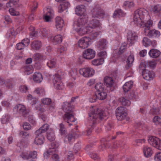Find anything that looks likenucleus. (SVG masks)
I'll return each mask as SVG.
<instances>
[{"label":"nucleus","instance_id":"obj_1","mask_svg":"<svg viewBox=\"0 0 161 161\" xmlns=\"http://www.w3.org/2000/svg\"><path fill=\"white\" fill-rule=\"evenodd\" d=\"M91 12L93 18L90 20L87 25H86L88 21V16H85L84 18H79L74 22V29L80 36L90 33L93 29L98 27L101 25L99 21L96 18H103L104 15L103 10L101 9L98 5H96L93 8Z\"/></svg>","mask_w":161,"mask_h":161},{"label":"nucleus","instance_id":"obj_2","mask_svg":"<svg viewBox=\"0 0 161 161\" xmlns=\"http://www.w3.org/2000/svg\"><path fill=\"white\" fill-rule=\"evenodd\" d=\"M145 16L149 17L147 11L143 8H140L136 10L134 13L133 21L134 23L140 27H144L145 32L150 38H156L160 36V33L155 29L149 30L152 26L153 21L150 20L146 22L144 20Z\"/></svg>","mask_w":161,"mask_h":161},{"label":"nucleus","instance_id":"obj_3","mask_svg":"<svg viewBox=\"0 0 161 161\" xmlns=\"http://www.w3.org/2000/svg\"><path fill=\"white\" fill-rule=\"evenodd\" d=\"M70 105L69 103L67 102H65L63 105L62 109L66 113L63 117V119L70 126L73 125V123H76L75 122L76 120L74 118V114Z\"/></svg>","mask_w":161,"mask_h":161},{"label":"nucleus","instance_id":"obj_4","mask_svg":"<svg viewBox=\"0 0 161 161\" xmlns=\"http://www.w3.org/2000/svg\"><path fill=\"white\" fill-rule=\"evenodd\" d=\"M89 115L90 123L92 124L96 123V120L98 117L102 120L106 116V113L104 111L98 109L92 111Z\"/></svg>","mask_w":161,"mask_h":161},{"label":"nucleus","instance_id":"obj_5","mask_svg":"<svg viewBox=\"0 0 161 161\" xmlns=\"http://www.w3.org/2000/svg\"><path fill=\"white\" fill-rule=\"evenodd\" d=\"M27 98L31 105L33 106L35 109L41 112H44L45 111L44 106L42 103H39L37 99L33 97L30 94L27 96Z\"/></svg>","mask_w":161,"mask_h":161},{"label":"nucleus","instance_id":"obj_6","mask_svg":"<svg viewBox=\"0 0 161 161\" xmlns=\"http://www.w3.org/2000/svg\"><path fill=\"white\" fill-rule=\"evenodd\" d=\"M127 42L130 46L133 45L138 39L136 34L134 31H129L127 35Z\"/></svg>","mask_w":161,"mask_h":161},{"label":"nucleus","instance_id":"obj_7","mask_svg":"<svg viewBox=\"0 0 161 161\" xmlns=\"http://www.w3.org/2000/svg\"><path fill=\"white\" fill-rule=\"evenodd\" d=\"M54 12L51 8H47L44 9L43 18L47 22L51 21L54 16Z\"/></svg>","mask_w":161,"mask_h":161},{"label":"nucleus","instance_id":"obj_8","mask_svg":"<svg viewBox=\"0 0 161 161\" xmlns=\"http://www.w3.org/2000/svg\"><path fill=\"white\" fill-rule=\"evenodd\" d=\"M80 74L85 77H89L92 76L95 73L94 70L91 68L86 67L80 69Z\"/></svg>","mask_w":161,"mask_h":161},{"label":"nucleus","instance_id":"obj_9","mask_svg":"<svg viewBox=\"0 0 161 161\" xmlns=\"http://www.w3.org/2000/svg\"><path fill=\"white\" fill-rule=\"evenodd\" d=\"M53 82L54 86L56 89L61 90L63 88V84L62 81L61 77L58 74H56L54 75Z\"/></svg>","mask_w":161,"mask_h":161},{"label":"nucleus","instance_id":"obj_10","mask_svg":"<svg viewBox=\"0 0 161 161\" xmlns=\"http://www.w3.org/2000/svg\"><path fill=\"white\" fill-rule=\"evenodd\" d=\"M78 44L80 47L85 49L88 47L91 44V39L87 37H83L79 40Z\"/></svg>","mask_w":161,"mask_h":161},{"label":"nucleus","instance_id":"obj_11","mask_svg":"<svg viewBox=\"0 0 161 161\" xmlns=\"http://www.w3.org/2000/svg\"><path fill=\"white\" fill-rule=\"evenodd\" d=\"M75 12L77 15L81 16L80 18L82 17L84 18L85 17V16H87L86 14V8L84 5H81L77 6L75 9Z\"/></svg>","mask_w":161,"mask_h":161},{"label":"nucleus","instance_id":"obj_12","mask_svg":"<svg viewBox=\"0 0 161 161\" xmlns=\"http://www.w3.org/2000/svg\"><path fill=\"white\" fill-rule=\"evenodd\" d=\"M95 56V52L90 48L85 50L83 54V57L86 59H91L93 58Z\"/></svg>","mask_w":161,"mask_h":161},{"label":"nucleus","instance_id":"obj_13","mask_svg":"<svg viewBox=\"0 0 161 161\" xmlns=\"http://www.w3.org/2000/svg\"><path fill=\"white\" fill-rule=\"evenodd\" d=\"M59 146L58 143L56 142H54L52 143L51 147L49 149L47 152L46 153L44 154V157H45L47 154H51L53 152L57 153L58 151V147Z\"/></svg>","mask_w":161,"mask_h":161},{"label":"nucleus","instance_id":"obj_14","mask_svg":"<svg viewBox=\"0 0 161 161\" xmlns=\"http://www.w3.org/2000/svg\"><path fill=\"white\" fill-rule=\"evenodd\" d=\"M36 137L35 138L34 143L36 145H41L43 144L44 141V137L43 134H37L36 131L35 132Z\"/></svg>","mask_w":161,"mask_h":161},{"label":"nucleus","instance_id":"obj_15","mask_svg":"<svg viewBox=\"0 0 161 161\" xmlns=\"http://www.w3.org/2000/svg\"><path fill=\"white\" fill-rule=\"evenodd\" d=\"M79 135L78 131L77 130L75 132L73 131L72 133H69L66 136L64 139V142H70L74 138L78 137Z\"/></svg>","mask_w":161,"mask_h":161},{"label":"nucleus","instance_id":"obj_16","mask_svg":"<svg viewBox=\"0 0 161 161\" xmlns=\"http://www.w3.org/2000/svg\"><path fill=\"white\" fill-rule=\"evenodd\" d=\"M104 83L107 87L113 88L114 81L111 77L106 76L104 78Z\"/></svg>","mask_w":161,"mask_h":161},{"label":"nucleus","instance_id":"obj_17","mask_svg":"<svg viewBox=\"0 0 161 161\" xmlns=\"http://www.w3.org/2000/svg\"><path fill=\"white\" fill-rule=\"evenodd\" d=\"M142 76L145 79L149 80L153 78L154 74L152 71L147 69H145L142 72Z\"/></svg>","mask_w":161,"mask_h":161},{"label":"nucleus","instance_id":"obj_18","mask_svg":"<svg viewBox=\"0 0 161 161\" xmlns=\"http://www.w3.org/2000/svg\"><path fill=\"white\" fill-rule=\"evenodd\" d=\"M14 110H17L20 114L23 116H25L26 114V109L25 106L23 105L19 104L16 106L14 108Z\"/></svg>","mask_w":161,"mask_h":161},{"label":"nucleus","instance_id":"obj_19","mask_svg":"<svg viewBox=\"0 0 161 161\" xmlns=\"http://www.w3.org/2000/svg\"><path fill=\"white\" fill-rule=\"evenodd\" d=\"M108 42L104 39H100L97 42V47L99 49H105L107 48Z\"/></svg>","mask_w":161,"mask_h":161},{"label":"nucleus","instance_id":"obj_20","mask_svg":"<svg viewBox=\"0 0 161 161\" xmlns=\"http://www.w3.org/2000/svg\"><path fill=\"white\" fill-rule=\"evenodd\" d=\"M55 21L57 29L58 30H61L64 26V21L63 20L61 17L57 16L56 18Z\"/></svg>","mask_w":161,"mask_h":161},{"label":"nucleus","instance_id":"obj_21","mask_svg":"<svg viewBox=\"0 0 161 161\" xmlns=\"http://www.w3.org/2000/svg\"><path fill=\"white\" fill-rule=\"evenodd\" d=\"M49 40L54 44L56 45L61 43L62 41V37L60 35H58L54 37L52 36L49 38Z\"/></svg>","mask_w":161,"mask_h":161},{"label":"nucleus","instance_id":"obj_22","mask_svg":"<svg viewBox=\"0 0 161 161\" xmlns=\"http://www.w3.org/2000/svg\"><path fill=\"white\" fill-rule=\"evenodd\" d=\"M160 139L158 138L153 136H151L149 137L148 139V143L151 145L155 147L157 146L158 142L160 141Z\"/></svg>","mask_w":161,"mask_h":161},{"label":"nucleus","instance_id":"obj_23","mask_svg":"<svg viewBox=\"0 0 161 161\" xmlns=\"http://www.w3.org/2000/svg\"><path fill=\"white\" fill-rule=\"evenodd\" d=\"M33 79L35 82L40 83L43 80L42 75L40 73L38 72H35L33 75Z\"/></svg>","mask_w":161,"mask_h":161},{"label":"nucleus","instance_id":"obj_24","mask_svg":"<svg viewBox=\"0 0 161 161\" xmlns=\"http://www.w3.org/2000/svg\"><path fill=\"white\" fill-rule=\"evenodd\" d=\"M70 6L69 3L67 2H64L61 4L58 7V12L62 13L64 10L67 9Z\"/></svg>","mask_w":161,"mask_h":161},{"label":"nucleus","instance_id":"obj_25","mask_svg":"<svg viewBox=\"0 0 161 161\" xmlns=\"http://www.w3.org/2000/svg\"><path fill=\"white\" fill-rule=\"evenodd\" d=\"M160 53V51L158 50L153 49L149 51L148 54L150 57L156 58L159 56Z\"/></svg>","mask_w":161,"mask_h":161},{"label":"nucleus","instance_id":"obj_26","mask_svg":"<svg viewBox=\"0 0 161 161\" xmlns=\"http://www.w3.org/2000/svg\"><path fill=\"white\" fill-rule=\"evenodd\" d=\"M49 125L47 124H45L43 125L40 128L36 130V134H43L45 133L49 128Z\"/></svg>","mask_w":161,"mask_h":161},{"label":"nucleus","instance_id":"obj_27","mask_svg":"<svg viewBox=\"0 0 161 161\" xmlns=\"http://www.w3.org/2000/svg\"><path fill=\"white\" fill-rule=\"evenodd\" d=\"M143 152L144 156L146 157H148L151 156L153 154V151L151 147L147 146L144 147Z\"/></svg>","mask_w":161,"mask_h":161},{"label":"nucleus","instance_id":"obj_28","mask_svg":"<svg viewBox=\"0 0 161 161\" xmlns=\"http://www.w3.org/2000/svg\"><path fill=\"white\" fill-rule=\"evenodd\" d=\"M133 83L130 81L126 82L123 86V88L124 91L125 92H128L132 87Z\"/></svg>","mask_w":161,"mask_h":161},{"label":"nucleus","instance_id":"obj_29","mask_svg":"<svg viewBox=\"0 0 161 161\" xmlns=\"http://www.w3.org/2000/svg\"><path fill=\"white\" fill-rule=\"evenodd\" d=\"M42 45V43L41 41H35L32 42L31 44V47L34 49L38 50L41 47Z\"/></svg>","mask_w":161,"mask_h":161},{"label":"nucleus","instance_id":"obj_30","mask_svg":"<svg viewBox=\"0 0 161 161\" xmlns=\"http://www.w3.org/2000/svg\"><path fill=\"white\" fill-rule=\"evenodd\" d=\"M11 119V116L8 114H6L3 115L1 119L2 124H6L9 122Z\"/></svg>","mask_w":161,"mask_h":161},{"label":"nucleus","instance_id":"obj_31","mask_svg":"<svg viewBox=\"0 0 161 161\" xmlns=\"http://www.w3.org/2000/svg\"><path fill=\"white\" fill-rule=\"evenodd\" d=\"M119 101L122 105L128 106L130 104V102L128 99L124 97H121L119 99Z\"/></svg>","mask_w":161,"mask_h":161},{"label":"nucleus","instance_id":"obj_32","mask_svg":"<svg viewBox=\"0 0 161 161\" xmlns=\"http://www.w3.org/2000/svg\"><path fill=\"white\" fill-rule=\"evenodd\" d=\"M17 34V33L16 31V29L13 28H12L8 30L6 36L8 38L11 36H15Z\"/></svg>","mask_w":161,"mask_h":161},{"label":"nucleus","instance_id":"obj_33","mask_svg":"<svg viewBox=\"0 0 161 161\" xmlns=\"http://www.w3.org/2000/svg\"><path fill=\"white\" fill-rule=\"evenodd\" d=\"M104 62V59L103 58H99L93 60L92 62L94 65L98 66L103 64Z\"/></svg>","mask_w":161,"mask_h":161},{"label":"nucleus","instance_id":"obj_34","mask_svg":"<svg viewBox=\"0 0 161 161\" xmlns=\"http://www.w3.org/2000/svg\"><path fill=\"white\" fill-rule=\"evenodd\" d=\"M153 10L155 13H158V16L161 18V5L158 4L155 6Z\"/></svg>","mask_w":161,"mask_h":161},{"label":"nucleus","instance_id":"obj_35","mask_svg":"<svg viewBox=\"0 0 161 161\" xmlns=\"http://www.w3.org/2000/svg\"><path fill=\"white\" fill-rule=\"evenodd\" d=\"M134 60V55L131 54L128 57L127 60V64L128 67H131Z\"/></svg>","mask_w":161,"mask_h":161},{"label":"nucleus","instance_id":"obj_36","mask_svg":"<svg viewBox=\"0 0 161 161\" xmlns=\"http://www.w3.org/2000/svg\"><path fill=\"white\" fill-rule=\"evenodd\" d=\"M110 147L109 142L105 141L103 143H102L99 146V149L100 151H103L105 150L107 147L109 148Z\"/></svg>","mask_w":161,"mask_h":161},{"label":"nucleus","instance_id":"obj_37","mask_svg":"<svg viewBox=\"0 0 161 161\" xmlns=\"http://www.w3.org/2000/svg\"><path fill=\"white\" fill-rule=\"evenodd\" d=\"M124 14L123 12L121 9H118L114 11L113 14V17L114 18H115L116 17H120L123 16Z\"/></svg>","mask_w":161,"mask_h":161},{"label":"nucleus","instance_id":"obj_38","mask_svg":"<svg viewBox=\"0 0 161 161\" xmlns=\"http://www.w3.org/2000/svg\"><path fill=\"white\" fill-rule=\"evenodd\" d=\"M41 33L42 36L45 37H47L50 31L48 29L45 28H42L41 29Z\"/></svg>","mask_w":161,"mask_h":161},{"label":"nucleus","instance_id":"obj_39","mask_svg":"<svg viewBox=\"0 0 161 161\" xmlns=\"http://www.w3.org/2000/svg\"><path fill=\"white\" fill-rule=\"evenodd\" d=\"M25 73L27 75H30L33 72L32 67L30 65H26L24 67Z\"/></svg>","mask_w":161,"mask_h":161},{"label":"nucleus","instance_id":"obj_40","mask_svg":"<svg viewBox=\"0 0 161 161\" xmlns=\"http://www.w3.org/2000/svg\"><path fill=\"white\" fill-rule=\"evenodd\" d=\"M98 98L101 100L105 99L107 96V93L101 91L98 92L97 94Z\"/></svg>","mask_w":161,"mask_h":161},{"label":"nucleus","instance_id":"obj_41","mask_svg":"<svg viewBox=\"0 0 161 161\" xmlns=\"http://www.w3.org/2000/svg\"><path fill=\"white\" fill-rule=\"evenodd\" d=\"M41 101L42 103V104L44 106V108H45V106L44 105H50L52 102L51 99L49 98H44L41 99ZM45 109V108H44ZM46 110V109H45Z\"/></svg>","mask_w":161,"mask_h":161},{"label":"nucleus","instance_id":"obj_42","mask_svg":"<svg viewBox=\"0 0 161 161\" xmlns=\"http://www.w3.org/2000/svg\"><path fill=\"white\" fill-rule=\"evenodd\" d=\"M47 138L50 141H53L55 139V136L53 131L48 132L47 135Z\"/></svg>","mask_w":161,"mask_h":161},{"label":"nucleus","instance_id":"obj_43","mask_svg":"<svg viewBox=\"0 0 161 161\" xmlns=\"http://www.w3.org/2000/svg\"><path fill=\"white\" fill-rule=\"evenodd\" d=\"M121 112L119 113H116V116L117 119L119 120H122L125 119L127 115V113H121Z\"/></svg>","mask_w":161,"mask_h":161},{"label":"nucleus","instance_id":"obj_44","mask_svg":"<svg viewBox=\"0 0 161 161\" xmlns=\"http://www.w3.org/2000/svg\"><path fill=\"white\" fill-rule=\"evenodd\" d=\"M126 47L127 45L125 43H122L120 47L119 52H118V54L120 55L123 53L124 52L126 49Z\"/></svg>","mask_w":161,"mask_h":161},{"label":"nucleus","instance_id":"obj_45","mask_svg":"<svg viewBox=\"0 0 161 161\" xmlns=\"http://www.w3.org/2000/svg\"><path fill=\"white\" fill-rule=\"evenodd\" d=\"M95 88L98 92L103 91L104 89V86L103 84L99 83L96 84Z\"/></svg>","mask_w":161,"mask_h":161},{"label":"nucleus","instance_id":"obj_46","mask_svg":"<svg viewBox=\"0 0 161 161\" xmlns=\"http://www.w3.org/2000/svg\"><path fill=\"white\" fill-rule=\"evenodd\" d=\"M124 5L130 8L133 7L135 6V4L132 1H127L124 2Z\"/></svg>","mask_w":161,"mask_h":161},{"label":"nucleus","instance_id":"obj_47","mask_svg":"<svg viewBox=\"0 0 161 161\" xmlns=\"http://www.w3.org/2000/svg\"><path fill=\"white\" fill-rule=\"evenodd\" d=\"M55 153V152H53V153H52L51 154H47L45 157L47 158L49 155H52V158L53 161H59V156L58 154Z\"/></svg>","mask_w":161,"mask_h":161},{"label":"nucleus","instance_id":"obj_48","mask_svg":"<svg viewBox=\"0 0 161 161\" xmlns=\"http://www.w3.org/2000/svg\"><path fill=\"white\" fill-rule=\"evenodd\" d=\"M33 58L36 60L39 59H45V57L42 54L39 53H36L33 56Z\"/></svg>","mask_w":161,"mask_h":161},{"label":"nucleus","instance_id":"obj_49","mask_svg":"<svg viewBox=\"0 0 161 161\" xmlns=\"http://www.w3.org/2000/svg\"><path fill=\"white\" fill-rule=\"evenodd\" d=\"M142 43L144 46L147 47L150 45L151 41L148 38L145 37L143 39Z\"/></svg>","mask_w":161,"mask_h":161},{"label":"nucleus","instance_id":"obj_50","mask_svg":"<svg viewBox=\"0 0 161 161\" xmlns=\"http://www.w3.org/2000/svg\"><path fill=\"white\" fill-rule=\"evenodd\" d=\"M56 64V62L55 59H53L50 60L47 62V66L50 68H53L55 66Z\"/></svg>","mask_w":161,"mask_h":161},{"label":"nucleus","instance_id":"obj_51","mask_svg":"<svg viewBox=\"0 0 161 161\" xmlns=\"http://www.w3.org/2000/svg\"><path fill=\"white\" fill-rule=\"evenodd\" d=\"M90 157L93 159L95 160H98L100 158L96 153L92 152L90 153H89Z\"/></svg>","mask_w":161,"mask_h":161},{"label":"nucleus","instance_id":"obj_52","mask_svg":"<svg viewBox=\"0 0 161 161\" xmlns=\"http://www.w3.org/2000/svg\"><path fill=\"white\" fill-rule=\"evenodd\" d=\"M153 122L156 125L161 124V118L158 116H155L153 119Z\"/></svg>","mask_w":161,"mask_h":161},{"label":"nucleus","instance_id":"obj_53","mask_svg":"<svg viewBox=\"0 0 161 161\" xmlns=\"http://www.w3.org/2000/svg\"><path fill=\"white\" fill-rule=\"evenodd\" d=\"M120 112L122 114L127 113L126 108L123 107H119L116 110V113H119Z\"/></svg>","mask_w":161,"mask_h":161},{"label":"nucleus","instance_id":"obj_54","mask_svg":"<svg viewBox=\"0 0 161 161\" xmlns=\"http://www.w3.org/2000/svg\"><path fill=\"white\" fill-rule=\"evenodd\" d=\"M154 159L156 161H161V152H159L155 153Z\"/></svg>","mask_w":161,"mask_h":161},{"label":"nucleus","instance_id":"obj_55","mask_svg":"<svg viewBox=\"0 0 161 161\" xmlns=\"http://www.w3.org/2000/svg\"><path fill=\"white\" fill-rule=\"evenodd\" d=\"M35 92L37 94L44 95L45 94V91L42 88H37L35 90Z\"/></svg>","mask_w":161,"mask_h":161},{"label":"nucleus","instance_id":"obj_56","mask_svg":"<svg viewBox=\"0 0 161 161\" xmlns=\"http://www.w3.org/2000/svg\"><path fill=\"white\" fill-rule=\"evenodd\" d=\"M69 74L73 79H75L77 76V70L75 69L72 70L70 72Z\"/></svg>","mask_w":161,"mask_h":161},{"label":"nucleus","instance_id":"obj_57","mask_svg":"<svg viewBox=\"0 0 161 161\" xmlns=\"http://www.w3.org/2000/svg\"><path fill=\"white\" fill-rule=\"evenodd\" d=\"M9 11L10 14L13 16H17L19 15V12L16 11L13 8H11L9 9Z\"/></svg>","mask_w":161,"mask_h":161},{"label":"nucleus","instance_id":"obj_58","mask_svg":"<svg viewBox=\"0 0 161 161\" xmlns=\"http://www.w3.org/2000/svg\"><path fill=\"white\" fill-rule=\"evenodd\" d=\"M150 112L153 114H160V110L158 108H153L150 110Z\"/></svg>","mask_w":161,"mask_h":161},{"label":"nucleus","instance_id":"obj_59","mask_svg":"<svg viewBox=\"0 0 161 161\" xmlns=\"http://www.w3.org/2000/svg\"><path fill=\"white\" fill-rule=\"evenodd\" d=\"M59 130L60 131L61 134L62 135H64L66 132L64 125L62 124H60L59 125Z\"/></svg>","mask_w":161,"mask_h":161},{"label":"nucleus","instance_id":"obj_60","mask_svg":"<svg viewBox=\"0 0 161 161\" xmlns=\"http://www.w3.org/2000/svg\"><path fill=\"white\" fill-rule=\"evenodd\" d=\"M37 152L36 151L31 152L29 153L30 159L32 158L33 159L37 158Z\"/></svg>","mask_w":161,"mask_h":161},{"label":"nucleus","instance_id":"obj_61","mask_svg":"<svg viewBox=\"0 0 161 161\" xmlns=\"http://www.w3.org/2000/svg\"><path fill=\"white\" fill-rule=\"evenodd\" d=\"M19 90L21 92H26L28 90V88L25 85H21L19 87Z\"/></svg>","mask_w":161,"mask_h":161},{"label":"nucleus","instance_id":"obj_62","mask_svg":"<svg viewBox=\"0 0 161 161\" xmlns=\"http://www.w3.org/2000/svg\"><path fill=\"white\" fill-rule=\"evenodd\" d=\"M66 50V48L63 46H61L58 49L57 52L59 54H62L64 53Z\"/></svg>","mask_w":161,"mask_h":161},{"label":"nucleus","instance_id":"obj_63","mask_svg":"<svg viewBox=\"0 0 161 161\" xmlns=\"http://www.w3.org/2000/svg\"><path fill=\"white\" fill-rule=\"evenodd\" d=\"M147 66L150 68H153L155 67L156 64L154 61H149L147 62Z\"/></svg>","mask_w":161,"mask_h":161},{"label":"nucleus","instance_id":"obj_64","mask_svg":"<svg viewBox=\"0 0 161 161\" xmlns=\"http://www.w3.org/2000/svg\"><path fill=\"white\" fill-rule=\"evenodd\" d=\"M21 156L24 159H30L29 154V153L27 152H23Z\"/></svg>","mask_w":161,"mask_h":161}]
</instances>
